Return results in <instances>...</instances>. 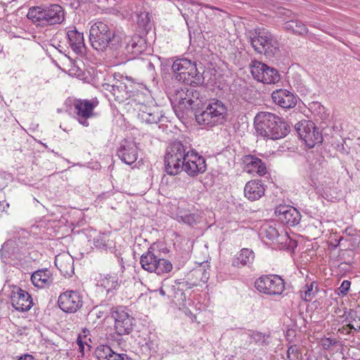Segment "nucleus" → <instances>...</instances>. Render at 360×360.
I'll return each mask as SVG.
<instances>
[{
  "label": "nucleus",
  "mask_w": 360,
  "mask_h": 360,
  "mask_svg": "<svg viewBox=\"0 0 360 360\" xmlns=\"http://www.w3.org/2000/svg\"><path fill=\"white\" fill-rule=\"evenodd\" d=\"M260 234L272 241L276 240L279 237L278 229L276 226L270 224L264 225L260 230Z\"/></svg>",
  "instance_id": "obj_35"
},
{
  "label": "nucleus",
  "mask_w": 360,
  "mask_h": 360,
  "mask_svg": "<svg viewBox=\"0 0 360 360\" xmlns=\"http://www.w3.org/2000/svg\"><path fill=\"white\" fill-rule=\"evenodd\" d=\"M255 288L269 295H280L285 288V282L277 275H263L255 282Z\"/></svg>",
  "instance_id": "obj_13"
},
{
  "label": "nucleus",
  "mask_w": 360,
  "mask_h": 360,
  "mask_svg": "<svg viewBox=\"0 0 360 360\" xmlns=\"http://www.w3.org/2000/svg\"><path fill=\"white\" fill-rule=\"evenodd\" d=\"M99 101L97 98L91 100L88 99H76L73 106L76 119L78 122L84 127H89V119L97 116V113L94 112V109L98 105Z\"/></svg>",
  "instance_id": "obj_14"
},
{
  "label": "nucleus",
  "mask_w": 360,
  "mask_h": 360,
  "mask_svg": "<svg viewBox=\"0 0 360 360\" xmlns=\"http://www.w3.org/2000/svg\"><path fill=\"white\" fill-rule=\"evenodd\" d=\"M89 41L91 47L106 56H117L122 47V38L117 34L112 25L98 21L89 30Z\"/></svg>",
  "instance_id": "obj_1"
},
{
  "label": "nucleus",
  "mask_w": 360,
  "mask_h": 360,
  "mask_svg": "<svg viewBox=\"0 0 360 360\" xmlns=\"http://www.w3.org/2000/svg\"><path fill=\"white\" fill-rule=\"evenodd\" d=\"M118 262L121 266V269H122V271L124 270V261L122 257H118Z\"/></svg>",
  "instance_id": "obj_52"
},
{
  "label": "nucleus",
  "mask_w": 360,
  "mask_h": 360,
  "mask_svg": "<svg viewBox=\"0 0 360 360\" xmlns=\"http://www.w3.org/2000/svg\"><path fill=\"white\" fill-rule=\"evenodd\" d=\"M249 337L255 343L264 344L266 340L265 334L259 331H251Z\"/></svg>",
  "instance_id": "obj_43"
},
{
  "label": "nucleus",
  "mask_w": 360,
  "mask_h": 360,
  "mask_svg": "<svg viewBox=\"0 0 360 360\" xmlns=\"http://www.w3.org/2000/svg\"><path fill=\"white\" fill-rule=\"evenodd\" d=\"M68 44L73 51L76 53H83L86 51L83 33L79 32L75 27L67 32Z\"/></svg>",
  "instance_id": "obj_25"
},
{
  "label": "nucleus",
  "mask_w": 360,
  "mask_h": 360,
  "mask_svg": "<svg viewBox=\"0 0 360 360\" xmlns=\"http://www.w3.org/2000/svg\"><path fill=\"white\" fill-rule=\"evenodd\" d=\"M115 319V330L119 335L130 334L135 326L134 319L122 307H117L112 311Z\"/></svg>",
  "instance_id": "obj_16"
},
{
  "label": "nucleus",
  "mask_w": 360,
  "mask_h": 360,
  "mask_svg": "<svg viewBox=\"0 0 360 360\" xmlns=\"http://www.w3.org/2000/svg\"><path fill=\"white\" fill-rule=\"evenodd\" d=\"M275 214L281 223L290 226L297 225L301 219L300 212L290 206L280 205L276 207Z\"/></svg>",
  "instance_id": "obj_20"
},
{
  "label": "nucleus",
  "mask_w": 360,
  "mask_h": 360,
  "mask_svg": "<svg viewBox=\"0 0 360 360\" xmlns=\"http://www.w3.org/2000/svg\"><path fill=\"white\" fill-rule=\"evenodd\" d=\"M10 298L13 307L18 311H27L33 305L31 295L16 285L12 286Z\"/></svg>",
  "instance_id": "obj_18"
},
{
  "label": "nucleus",
  "mask_w": 360,
  "mask_h": 360,
  "mask_svg": "<svg viewBox=\"0 0 360 360\" xmlns=\"http://www.w3.org/2000/svg\"><path fill=\"white\" fill-rule=\"evenodd\" d=\"M353 330L356 331V328L354 324H352L350 322L338 329L339 333L345 335L350 334L352 333Z\"/></svg>",
  "instance_id": "obj_45"
},
{
  "label": "nucleus",
  "mask_w": 360,
  "mask_h": 360,
  "mask_svg": "<svg viewBox=\"0 0 360 360\" xmlns=\"http://www.w3.org/2000/svg\"><path fill=\"white\" fill-rule=\"evenodd\" d=\"M227 108L219 100L212 99L206 103L204 108L195 112V120L200 125L212 127L221 124L226 120Z\"/></svg>",
  "instance_id": "obj_5"
},
{
  "label": "nucleus",
  "mask_w": 360,
  "mask_h": 360,
  "mask_svg": "<svg viewBox=\"0 0 360 360\" xmlns=\"http://www.w3.org/2000/svg\"><path fill=\"white\" fill-rule=\"evenodd\" d=\"M302 354L297 345H290L287 351V359L288 360H299Z\"/></svg>",
  "instance_id": "obj_40"
},
{
  "label": "nucleus",
  "mask_w": 360,
  "mask_h": 360,
  "mask_svg": "<svg viewBox=\"0 0 360 360\" xmlns=\"http://www.w3.org/2000/svg\"><path fill=\"white\" fill-rule=\"evenodd\" d=\"M103 87L110 93L114 100L118 103H124L133 96L135 92V85L127 77L122 80L117 79L112 84L105 83Z\"/></svg>",
  "instance_id": "obj_10"
},
{
  "label": "nucleus",
  "mask_w": 360,
  "mask_h": 360,
  "mask_svg": "<svg viewBox=\"0 0 360 360\" xmlns=\"http://www.w3.org/2000/svg\"><path fill=\"white\" fill-rule=\"evenodd\" d=\"M254 258L255 253L252 250L248 248H243L233 259L232 264L234 266H239V265L245 266L252 262Z\"/></svg>",
  "instance_id": "obj_32"
},
{
  "label": "nucleus",
  "mask_w": 360,
  "mask_h": 360,
  "mask_svg": "<svg viewBox=\"0 0 360 360\" xmlns=\"http://www.w3.org/2000/svg\"><path fill=\"white\" fill-rule=\"evenodd\" d=\"M106 356L107 357L104 360H133L127 354H119L114 352L112 349L110 352H108Z\"/></svg>",
  "instance_id": "obj_41"
},
{
  "label": "nucleus",
  "mask_w": 360,
  "mask_h": 360,
  "mask_svg": "<svg viewBox=\"0 0 360 360\" xmlns=\"http://www.w3.org/2000/svg\"><path fill=\"white\" fill-rule=\"evenodd\" d=\"M356 230L353 229L352 227H347L345 231V233L348 235V236H356Z\"/></svg>",
  "instance_id": "obj_50"
},
{
  "label": "nucleus",
  "mask_w": 360,
  "mask_h": 360,
  "mask_svg": "<svg viewBox=\"0 0 360 360\" xmlns=\"http://www.w3.org/2000/svg\"><path fill=\"white\" fill-rule=\"evenodd\" d=\"M101 285L109 292L110 290L116 289L118 286V278L116 275L107 274L101 279Z\"/></svg>",
  "instance_id": "obj_34"
},
{
  "label": "nucleus",
  "mask_w": 360,
  "mask_h": 360,
  "mask_svg": "<svg viewBox=\"0 0 360 360\" xmlns=\"http://www.w3.org/2000/svg\"><path fill=\"white\" fill-rule=\"evenodd\" d=\"M58 304L64 312L75 313L82 307L83 297L78 291L67 290L60 295Z\"/></svg>",
  "instance_id": "obj_15"
},
{
  "label": "nucleus",
  "mask_w": 360,
  "mask_h": 360,
  "mask_svg": "<svg viewBox=\"0 0 360 360\" xmlns=\"http://www.w3.org/2000/svg\"><path fill=\"white\" fill-rule=\"evenodd\" d=\"M188 89L187 87L176 89L172 98L174 110L179 117L188 116V108H186V102L188 96Z\"/></svg>",
  "instance_id": "obj_22"
},
{
  "label": "nucleus",
  "mask_w": 360,
  "mask_h": 360,
  "mask_svg": "<svg viewBox=\"0 0 360 360\" xmlns=\"http://www.w3.org/2000/svg\"><path fill=\"white\" fill-rule=\"evenodd\" d=\"M244 162L248 172H255L259 176H263L266 173V165L261 159L253 155H246Z\"/></svg>",
  "instance_id": "obj_27"
},
{
  "label": "nucleus",
  "mask_w": 360,
  "mask_h": 360,
  "mask_svg": "<svg viewBox=\"0 0 360 360\" xmlns=\"http://www.w3.org/2000/svg\"><path fill=\"white\" fill-rule=\"evenodd\" d=\"M248 37L252 47L257 53L272 58L279 52L277 39L264 27H257L249 31Z\"/></svg>",
  "instance_id": "obj_3"
},
{
  "label": "nucleus",
  "mask_w": 360,
  "mask_h": 360,
  "mask_svg": "<svg viewBox=\"0 0 360 360\" xmlns=\"http://www.w3.org/2000/svg\"><path fill=\"white\" fill-rule=\"evenodd\" d=\"M137 25L145 33H147L152 27L150 14L148 12H140L137 14Z\"/></svg>",
  "instance_id": "obj_33"
},
{
  "label": "nucleus",
  "mask_w": 360,
  "mask_h": 360,
  "mask_svg": "<svg viewBox=\"0 0 360 360\" xmlns=\"http://www.w3.org/2000/svg\"><path fill=\"white\" fill-rule=\"evenodd\" d=\"M139 117L148 124H157L162 117V115L158 106L143 105L140 109Z\"/></svg>",
  "instance_id": "obj_26"
},
{
  "label": "nucleus",
  "mask_w": 360,
  "mask_h": 360,
  "mask_svg": "<svg viewBox=\"0 0 360 360\" xmlns=\"http://www.w3.org/2000/svg\"><path fill=\"white\" fill-rule=\"evenodd\" d=\"M278 15L280 18L283 19V21H287L296 18V14L289 9L282 8L278 10Z\"/></svg>",
  "instance_id": "obj_44"
},
{
  "label": "nucleus",
  "mask_w": 360,
  "mask_h": 360,
  "mask_svg": "<svg viewBox=\"0 0 360 360\" xmlns=\"http://www.w3.org/2000/svg\"><path fill=\"white\" fill-rule=\"evenodd\" d=\"M350 285L351 282L349 281H343L342 283H341L340 287L339 288L340 292L343 295H346L349 291Z\"/></svg>",
  "instance_id": "obj_46"
},
{
  "label": "nucleus",
  "mask_w": 360,
  "mask_h": 360,
  "mask_svg": "<svg viewBox=\"0 0 360 360\" xmlns=\"http://www.w3.org/2000/svg\"><path fill=\"white\" fill-rule=\"evenodd\" d=\"M31 280L33 285L39 288L50 285L53 282L51 271L47 269L34 271L31 276Z\"/></svg>",
  "instance_id": "obj_28"
},
{
  "label": "nucleus",
  "mask_w": 360,
  "mask_h": 360,
  "mask_svg": "<svg viewBox=\"0 0 360 360\" xmlns=\"http://www.w3.org/2000/svg\"><path fill=\"white\" fill-rule=\"evenodd\" d=\"M172 70L176 80L196 86L203 83L202 75L198 70L196 63L186 58H178L172 64Z\"/></svg>",
  "instance_id": "obj_6"
},
{
  "label": "nucleus",
  "mask_w": 360,
  "mask_h": 360,
  "mask_svg": "<svg viewBox=\"0 0 360 360\" xmlns=\"http://www.w3.org/2000/svg\"><path fill=\"white\" fill-rule=\"evenodd\" d=\"M117 155L127 165H132L138 158V147L136 143L124 140L117 149Z\"/></svg>",
  "instance_id": "obj_21"
},
{
  "label": "nucleus",
  "mask_w": 360,
  "mask_h": 360,
  "mask_svg": "<svg viewBox=\"0 0 360 360\" xmlns=\"http://www.w3.org/2000/svg\"><path fill=\"white\" fill-rule=\"evenodd\" d=\"M70 75L79 79L87 82L89 80V72H85L75 63L72 64L69 69Z\"/></svg>",
  "instance_id": "obj_36"
},
{
  "label": "nucleus",
  "mask_w": 360,
  "mask_h": 360,
  "mask_svg": "<svg viewBox=\"0 0 360 360\" xmlns=\"http://www.w3.org/2000/svg\"><path fill=\"white\" fill-rule=\"evenodd\" d=\"M9 207V203L6 200L0 201V211L1 212H6L7 209Z\"/></svg>",
  "instance_id": "obj_49"
},
{
  "label": "nucleus",
  "mask_w": 360,
  "mask_h": 360,
  "mask_svg": "<svg viewBox=\"0 0 360 360\" xmlns=\"http://www.w3.org/2000/svg\"><path fill=\"white\" fill-rule=\"evenodd\" d=\"M189 152L187 145L180 141H174L169 144L165 155L166 172L169 175H176L182 171V162Z\"/></svg>",
  "instance_id": "obj_7"
},
{
  "label": "nucleus",
  "mask_w": 360,
  "mask_h": 360,
  "mask_svg": "<svg viewBox=\"0 0 360 360\" xmlns=\"http://www.w3.org/2000/svg\"><path fill=\"white\" fill-rule=\"evenodd\" d=\"M337 343V341L334 339L327 338L323 344V346L326 349H328L330 346L334 345Z\"/></svg>",
  "instance_id": "obj_47"
},
{
  "label": "nucleus",
  "mask_w": 360,
  "mask_h": 360,
  "mask_svg": "<svg viewBox=\"0 0 360 360\" xmlns=\"http://www.w3.org/2000/svg\"><path fill=\"white\" fill-rule=\"evenodd\" d=\"M140 264L145 271L149 273H155L159 276L169 273L173 269V265L169 260L160 258L159 255L155 254L153 245L141 256Z\"/></svg>",
  "instance_id": "obj_8"
},
{
  "label": "nucleus",
  "mask_w": 360,
  "mask_h": 360,
  "mask_svg": "<svg viewBox=\"0 0 360 360\" xmlns=\"http://www.w3.org/2000/svg\"><path fill=\"white\" fill-rule=\"evenodd\" d=\"M182 164V170L191 176L202 174L207 169L205 158L193 150H189Z\"/></svg>",
  "instance_id": "obj_17"
},
{
  "label": "nucleus",
  "mask_w": 360,
  "mask_h": 360,
  "mask_svg": "<svg viewBox=\"0 0 360 360\" xmlns=\"http://www.w3.org/2000/svg\"><path fill=\"white\" fill-rule=\"evenodd\" d=\"M109 241L108 236L105 233L99 234L94 238V244L98 249H105Z\"/></svg>",
  "instance_id": "obj_38"
},
{
  "label": "nucleus",
  "mask_w": 360,
  "mask_h": 360,
  "mask_svg": "<svg viewBox=\"0 0 360 360\" xmlns=\"http://www.w3.org/2000/svg\"><path fill=\"white\" fill-rule=\"evenodd\" d=\"M77 342L78 345L79 346V349H80L81 350H83L84 347V345H83V343H82V340H81L80 338H77Z\"/></svg>",
  "instance_id": "obj_53"
},
{
  "label": "nucleus",
  "mask_w": 360,
  "mask_h": 360,
  "mask_svg": "<svg viewBox=\"0 0 360 360\" xmlns=\"http://www.w3.org/2000/svg\"><path fill=\"white\" fill-rule=\"evenodd\" d=\"M112 350L111 347L107 345L101 344L96 347L94 354L98 360H104L107 357L108 352Z\"/></svg>",
  "instance_id": "obj_37"
},
{
  "label": "nucleus",
  "mask_w": 360,
  "mask_h": 360,
  "mask_svg": "<svg viewBox=\"0 0 360 360\" xmlns=\"http://www.w3.org/2000/svg\"><path fill=\"white\" fill-rule=\"evenodd\" d=\"M160 295H162L163 296H165L166 295L165 290L162 288L160 289Z\"/></svg>",
  "instance_id": "obj_54"
},
{
  "label": "nucleus",
  "mask_w": 360,
  "mask_h": 360,
  "mask_svg": "<svg viewBox=\"0 0 360 360\" xmlns=\"http://www.w3.org/2000/svg\"><path fill=\"white\" fill-rule=\"evenodd\" d=\"M283 29L300 36L305 35L308 32L307 25L302 21L297 20L296 18L285 21L283 24Z\"/></svg>",
  "instance_id": "obj_30"
},
{
  "label": "nucleus",
  "mask_w": 360,
  "mask_h": 360,
  "mask_svg": "<svg viewBox=\"0 0 360 360\" xmlns=\"http://www.w3.org/2000/svg\"><path fill=\"white\" fill-rule=\"evenodd\" d=\"M299 137L304 141L308 148H314L323 141V136L319 128L311 121H302L295 125Z\"/></svg>",
  "instance_id": "obj_11"
},
{
  "label": "nucleus",
  "mask_w": 360,
  "mask_h": 360,
  "mask_svg": "<svg viewBox=\"0 0 360 360\" xmlns=\"http://www.w3.org/2000/svg\"><path fill=\"white\" fill-rule=\"evenodd\" d=\"M194 87L195 86H191V87L188 89V96L186 102V108H188V114L189 112H193L195 114L196 110L204 108V106L208 101L205 95V90L203 88L195 89Z\"/></svg>",
  "instance_id": "obj_19"
},
{
  "label": "nucleus",
  "mask_w": 360,
  "mask_h": 360,
  "mask_svg": "<svg viewBox=\"0 0 360 360\" xmlns=\"http://www.w3.org/2000/svg\"><path fill=\"white\" fill-rule=\"evenodd\" d=\"M257 133L267 139L277 140L286 136L290 127L282 117L269 112H259L255 117Z\"/></svg>",
  "instance_id": "obj_2"
},
{
  "label": "nucleus",
  "mask_w": 360,
  "mask_h": 360,
  "mask_svg": "<svg viewBox=\"0 0 360 360\" xmlns=\"http://www.w3.org/2000/svg\"><path fill=\"white\" fill-rule=\"evenodd\" d=\"M34 356L31 354H24L23 356H21L18 360H34Z\"/></svg>",
  "instance_id": "obj_51"
},
{
  "label": "nucleus",
  "mask_w": 360,
  "mask_h": 360,
  "mask_svg": "<svg viewBox=\"0 0 360 360\" xmlns=\"http://www.w3.org/2000/svg\"><path fill=\"white\" fill-rule=\"evenodd\" d=\"M264 186L260 180H251L244 188L245 196L250 201L260 199L264 195Z\"/></svg>",
  "instance_id": "obj_24"
},
{
  "label": "nucleus",
  "mask_w": 360,
  "mask_h": 360,
  "mask_svg": "<svg viewBox=\"0 0 360 360\" xmlns=\"http://www.w3.org/2000/svg\"><path fill=\"white\" fill-rule=\"evenodd\" d=\"M271 98L276 105L283 108H292L297 104V97L287 89H279L274 91Z\"/></svg>",
  "instance_id": "obj_23"
},
{
  "label": "nucleus",
  "mask_w": 360,
  "mask_h": 360,
  "mask_svg": "<svg viewBox=\"0 0 360 360\" xmlns=\"http://www.w3.org/2000/svg\"><path fill=\"white\" fill-rule=\"evenodd\" d=\"M179 295H180V300L184 302L186 300V294L183 289L178 288L177 291L175 292L174 297L176 298Z\"/></svg>",
  "instance_id": "obj_48"
},
{
  "label": "nucleus",
  "mask_w": 360,
  "mask_h": 360,
  "mask_svg": "<svg viewBox=\"0 0 360 360\" xmlns=\"http://www.w3.org/2000/svg\"><path fill=\"white\" fill-rule=\"evenodd\" d=\"M314 287L317 288V284L315 282H311L309 284L307 283L304 287V294H302V297L305 301H309L313 297L314 292H313Z\"/></svg>",
  "instance_id": "obj_39"
},
{
  "label": "nucleus",
  "mask_w": 360,
  "mask_h": 360,
  "mask_svg": "<svg viewBox=\"0 0 360 360\" xmlns=\"http://www.w3.org/2000/svg\"><path fill=\"white\" fill-rule=\"evenodd\" d=\"M26 248L20 238L6 240L0 250V257L3 262L12 266L18 264L23 259Z\"/></svg>",
  "instance_id": "obj_9"
},
{
  "label": "nucleus",
  "mask_w": 360,
  "mask_h": 360,
  "mask_svg": "<svg viewBox=\"0 0 360 360\" xmlns=\"http://www.w3.org/2000/svg\"><path fill=\"white\" fill-rule=\"evenodd\" d=\"M55 265L63 275L71 276L74 271L73 260L67 257L64 258L63 256H56L55 259Z\"/></svg>",
  "instance_id": "obj_31"
},
{
  "label": "nucleus",
  "mask_w": 360,
  "mask_h": 360,
  "mask_svg": "<svg viewBox=\"0 0 360 360\" xmlns=\"http://www.w3.org/2000/svg\"><path fill=\"white\" fill-rule=\"evenodd\" d=\"M250 72L253 78L264 84H276L281 79L278 70L257 60L250 64Z\"/></svg>",
  "instance_id": "obj_12"
},
{
  "label": "nucleus",
  "mask_w": 360,
  "mask_h": 360,
  "mask_svg": "<svg viewBox=\"0 0 360 360\" xmlns=\"http://www.w3.org/2000/svg\"><path fill=\"white\" fill-rule=\"evenodd\" d=\"M147 48L146 41L139 34H134L126 46L128 53L138 56L146 51Z\"/></svg>",
  "instance_id": "obj_29"
},
{
  "label": "nucleus",
  "mask_w": 360,
  "mask_h": 360,
  "mask_svg": "<svg viewBox=\"0 0 360 360\" xmlns=\"http://www.w3.org/2000/svg\"><path fill=\"white\" fill-rule=\"evenodd\" d=\"M181 221L190 226H193L197 224L199 220V215L195 213L185 214L181 217Z\"/></svg>",
  "instance_id": "obj_42"
},
{
  "label": "nucleus",
  "mask_w": 360,
  "mask_h": 360,
  "mask_svg": "<svg viewBox=\"0 0 360 360\" xmlns=\"http://www.w3.org/2000/svg\"><path fill=\"white\" fill-rule=\"evenodd\" d=\"M148 68H150L151 70H154V65L152 63H150L148 64Z\"/></svg>",
  "instance_id": "obj_55"
},
{
  "label": "nucleus",
  "mask_w": 360,
  "mask_h": 360,
  "mask_svg": "<svg viewBox=\"0 0 360 360\" xmlns=\"http://www.w3.org/2000/svg\"><path fill=\"white\" fill-rule=\"evenodd\" d=\"M27 17L36 26L46 27L60 24L65 19V14L62 6L51 4L30 8Z\"/></svg>",
  "instance_id": "obj_4"
}]
</instances>
